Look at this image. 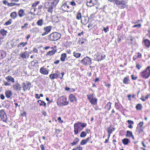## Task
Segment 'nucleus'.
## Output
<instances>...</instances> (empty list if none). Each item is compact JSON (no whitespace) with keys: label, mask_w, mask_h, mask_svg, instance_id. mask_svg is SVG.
I'll return each instance as SVG.
<instances>
[{"label":"nucleus","mask_w":150,"mask_h":150,"mask_svg":"<svg viewBox=\"0 0 150 150\" xmlns=\"http://www.w3.org/2000/svg\"><path fill=\"white\" fill-rule=\"evenodd\" d=\"M60 0H53L51 2H47L44 5V7L47 9L48 12L52 13L53 11L54 8H55Z\"/></svg>","instance_id":"f257e3e1"},{"label":"nucleus","mask_w":150,"mask_h":150,"mask_svg":"<svg viewBox=\"0 0 150 150\" xmlns=\"http://www.w3.org/2000/svg\"><path fill=\"white\" fill-rule=\"evenodd\" d=\"M61 37V34L56 32L51 33L48 36V39L50 41H57L59 40Z\"/></svg>","instance_id":"f03ea898"},{"label":"nucleus","mask_w":150,"mask_h":150,"mask_svg":"<svg viewBox=\"0 0 150 150\" xmlns=\"http://www.w3.org/2000/svg\"><path fill=\"white\" fill-rule=\"evenodd\" d=\"M86 126V124L85 123L78 122L75 123L74 125V131L75 134H77L79 132L82 130Z\"/></svg>","instance_id":"7ed1b4c3"},{"label":"nucleus","mask_w":150,"mask_h":150,"mask_svg":"<svg viewBox=\"0 0 150 150\" xmlns=\"http://www.w3.org/2000/svg\"><path fill=\"white\" fill-rule=\"evenodd\" d=\"M69 103L66 96H62L59 97L57 101V105L59 106H65Z\"/></svg>","instance_id":"20e7f679"},{"label":"nucleus","mask_w":150,"mask_h":150,"mask_svg":"<svg viewBox=\"0 0 150 150\" xmlns=\"http://www.w3.org/2000/svg\"><path fill=\"white\" fill-rule=\"evenodd\" d=\"M11 2H8L6 0H4L2 1L3 4L6 5H7L9 7H13L15 6H19L21 4L20 3H17L19 0H9Z\"/></svg>","instance_id":"39448f33"},{"label":"nucleus","mask_w":150,"mask_h":150,"mask_svg":"<svg viewBox=\"0 0 150 150\" xmlns=\"http://www.w3.org/2000/svg\"><path fill=\"white\" fill-rule=\"evenodd\" d=\"M108 1L110 2L113 3L114 4H116L117 6L121 5L120 6V8L121 9L125 8L127 3V2L124 0L121 1H119V0H108Z\"/></svg>","instance_id":"423d86ee"},{"label":"nucleus","mask_w":150,"mask_h":150,"mask_svg":"<svg viewBox=\"0 0 150 150\" xmlns=\"http://www.w3.org/2000/svg\"><path fill=\"white\" fill-rule=\"evenodd\" d=\"M61 10L64 12L70 13L73 11L72 8L67 4V2H65L61 6Z\"/></svg>","instance_id":"0eeeda50"},{"label":"nucleus","mask_w":150,"mask_h":150,"mask_svg":"<svg viewBox=\"0 0 150 150\" xmlns=\"http://www.w3.org/2000/svg\"><path fill=\"white\" fill-rule=\"evenodd\" d=\"M81 62L84 65H90L91 64V59L88 57H86L81 60Z\"/></svg>","instance_id":"6e6552de"},{"label":"nucleus","mask_w":150,"mask_h":150,"mask_svg":"<svg viewBox=\"0 0 150 150\" xmlns=\"http://www.w3.org/2000/svg\"><path fill=\"white\" fill-rule=\"evenodd\" d=\"M94 94H93L90 95H87V97L91 103L92 105H95L97 104V99L94 98Z\"/></svg>","instance_id":"1a4fd4ad"},{"label":"nucleus","mask_w":150,"mask_h":150,"mask_svg":"<svg viewBox=\"0 0 150 150\" xmlns=\"http://www.w3.org/2000/svg\"><path fill=\"white\" fill-rule=\"evenodd\" d=\"M105 55L102 53H98L95 55V58L98 61L102 60L105 58Z\"/></svg>","instance_id":"9d476101"},{"label":"nucleus","mask_w":150,"mask_h":150,"mask_svg":"<svg viewBox=\"0 0 150 150\" xmlns=\"http://www.w3.org/2000/svg\"><path fill=\"white\" fill-rule=\"evenodd\" d=\"M97 0H86V4L87 6L91 7L97 4Z\"/></svg>","instance_id":"9b49d317"},{"label":"nucleus","mask_w":150,"mask_h":150,"mask_svg":"<svg viewBox=\"0 0 150 150\" xmlns=\"http://www.w3.org/2000/svg\"><path fill=\"white\" fill-rule=\"evenodd\" d=\"M0 117L4 122H6L7 121V116L5 112L3 110L0 111Z\"/></svg>","instance_id":"f8f14e48"},{"label":"nucleus","mask_w":150,"mask_h":150,"mask_svg":"<svg viewBox=\"0 0 150 150\" xmlns=\"http://www.w3.org/2000/svg\"><path fill=\"white\" fill-rule=\"evenodd\" d=\"M52 28V27L50 26L44 27L43 30L45 32L42 33V35L43 36L48 34L51 31Z\"/></svg>","instance_id":"ddd939ff"},{"label":"nucleus","mask_w":150,"mask_h":150,"mask_svg":"<svg viewBox=\"0 0 150 150\" xmlns=\"http://www.w3.org/2000/svg\"><path fill=\"white\" fill-rule=\"evenodd\" d=\"M142 43L146 48H149L150 47V40L145 38H143Z\"/></svg>","instance_id":"4468645a"},{"label":"nucleus","mask_w":150,"mask_h":150,"mask_svg":"<svg viewBox=\"0 0 150 150\" xmlns=\"http://www.w3.org/2000/svg\"><path fill=\"white\" fill-rule=\"evenodd\" d=\"M89 21V18L87 16H83L81 20V23L83 25H86Z\"/></svg>","instance_id":"2eb2a0df"},{"label":"nucleus","mask_w":150,"mask_h":150,"mask_svg":"<svg viewBox=\"0 0 150 150\" xmlns=\"http://www.w3.org/2000/svg\"><path fill=\"white\" fill-rule=\"evenodd\" d=\"M7 31L3 29L0 30V40L4 38V37L6 36L7 34Z\"/></svg>","instance_id":"dca6fc26"},{"label":"nucleus","mask_w":150,"mask_h":150,"mask_svg":"<svg viewBox=\"0 0 150 150\" xmlns=\"http://www.w3.org/2000/svg\"><path fill=\"white\" fill-rule=\"evenodd\" d=\"M20 57L23 59H25L29 58V55L27 51H25L20 53L19 54Z\"/></svg>","instance_id":"f3484780"},{"label":"nucleus","mask_w":150,"mask_h":150,"mask_svg":"<svg viewBox=\"0 0 150 150\" xmlns=\"http://www.w3.org/2000/svg\"><path fill=\"white\" fill-rule=\"evenodd\" d=\"M69 100L71 103L77 102V99L76 97L73 94H71L69 96Z\"/></svg>","instance_id":"a211bd4d"},{"label":"nucleus","mask_w":150,"mask_h":150,"mask_svg":"<svg viewBox=\"0 0 150 150\" xmlns=\"http://www.w3.org/2000/svg\"><path fill=\"white\" fill-rule=\"evenodd\" d=\"M21 87L18 83H16L13 86V90L17 91H20L21 89Z\"/></svg>","instance_id":"6ab92c4d"},{"label":"nucleus","mask_w":150,"mask_h":150,"mask_svg":"<svg viewBox=\"0 0 150 150\" xmlns=\"http://www.w3.org/2000/svg\"><path fill=\"white\" fill-rule=\"evenodd\" d=\"M141 75H150V66H148L146 70L142 71L141 73Z\"/></svg>","instance_id":"aec40b11"},{"label":"nucleus","mask_w":150,"mask_h":150,"mask_svg":"<svg viewBox=\"0 0 150 150\" xmlns=\"http://www.w3.org/2000/svg\"><path fill=\"white\" fill-rule=\"evenodd\" d=\"M18 15L20 18H22L25 15L24 10L22 9H20L18 11Z\"/></svg>","instance_id":"412c9836"},{"label":"nucleus","mask_w":150,"mask_h":150,"mask_svg":"<svg viewBox=\"0 0 150 150\" xmlns=\"http://www.w3.org/2000/svg\"><path fill=\"white\" fill-rule=\"evenodd\" d=\"M30 85L31 83L30 82H28L26 85L25 83H23L22 84L23 90L25 91L28 89H29L30 87Z\"/></svg>","instance_id":"4be33fe9"},{"label":"nucleus","mask_w":150,"mask_h":150,"mask_svg":"<svg viewBox=\"0 0 150 150\" xmlns=\"http://www.w3.org/2000/svg\"><path fill=\"white\" fill-rule=\"evenodd\" d=\"M40 71L42 74L47 75L48 74L49 70L43 67H42L40 69Z\"/></svg>","instance_id":"5701e85b"},{"label":"nucleus","mask_w":150,"mask_h":150,"mask_svg":"<svg viewBox=\"0 0 150 150\" xmlns=\"http://www.w3.org/2000/svg\"><path fill=\"white\" fill-rule=\"evenodd\" d=\"M40 3V1H38L33 3L32 4L31 8L32 9H34V12H35L36 11L37 9L36 7Z\"/></svg>","instance_id":"b1692460"},{"label":"nucleus","mask_w":150,"mask_h":150,"mask_svg":"<svg viewBox=\"0 0 150 150\" xmlns=\"http://www.w3.org/2000/svg\"><path fill=\"white\" fill-rule=\"evenodd\" d=\"M10 17L13 19H15L18 16V14L16 11H14L12 12L10 14Z\"/></svg>","instance_id":"393cba45"},{"label":"nucleus","mask_w":150,"mask_h":150,"mask_svg":"<svg viewBox=\"0 0 150 150\" xmlns=\"http://www.w3.org/2000/svg\"><path fill=\"white\" fill-rule=\"evenodd\" d=\"M57 50H52L49 51L46 54V56H52L54 55L57 52Z\"/></svg>","instance_id":"a878e982"},{"label":"nucleus","mask_w":150,"mask_h":150,"mask_svg":"<svg viewBox=\"0 0 150 150\" xmlns=\"http://www.w3.org/2000/svg\"><path fill=\"white\" fill-rule=\"evenodd\" d=\"M6 56V52L2 50H0V59L4 58Z\"/></svg>","instance_id":"bb28decb"},{"label":"nucleus","mask_w":150,"mask_h":150,"mask_svg":"<svg viewBox=\"0 0 150 150\" xmlns=\"http://www.w3.org/2000/svg\"><path fill=\"white\" fill-rule=\"evenodd\" d=\"M81 13L80 11H78L76 15V18L77 20H80L82 18Z\"/></svg>","instance_id":"cd10ccee"},{"label":"nucleus","mask_w":150,"mask_h":150,"mask_svg":"<svg viewBox=\"0 0 150 150\" xmlns=\"http://www.w3.org/2000/svg\"><path fill=\"white\" fill-rule=\"evenodd\" d=\"M67 57V55L66 53H63L61 55L60 60L62 62H64Z\"/></svg>","instance_id":"c85d7f7f"},{"label":"nucleus","mask_w":150,"mask_h":150,"mask_svg":"<svg viewBox=\"0 0 150 150\" xmlns=\"http://www.w3.org/2000/svg\"><path fill=\"white\" fill-rule=\"evenodd\" d=\"M43 7V6L42 5H39L37 8V15H40L41 14V13L42 12V9Z\"/></svg>","instance_id":"c756f323"},{"label":"nucleus","mask_w":150,"mask_h":150,"mask_svg":"<svg viewBox=\"0 0 150 150\" xmlns=\"http://www.w3.org/2000/svg\"><path fill=\"white\" fill-rule=\"evenodd\" d=\"M137 56H134L133 57V59L135 61L138 58H141L142 57V54L139 52H138L137 53Z\"/></svg>","instance_id":"7c9ffc66"},{"label":"nucleus","mask_w":150,"mask_h":150,"mask_svg":"<svg viewBox=\"0 0 150 150\" xmlns=\"http://www.w3.org/2000/svg\"><path fill=\"white\" fill-rule=\"evenodd\" d=\"M126 136L127 137H132V139H134V137L133 135L132 132L129 131H127V133L126 134Z\"/></svg>","instance_id":"2f4dec72"},{"label":"nucleus","mask_w":150,"mask_h":150,"mask_svg":"<svg viewBox=\"0 0 150 150\" xmlns=\"http://www.w3.org/2000/svg\"><path fill=\"white\" fill-rule=\"evenodd\" d=\"M6 80L9 82H11L12 83H14V79L10 76H8L6 78Z\"/></svg>","instance_id":"473e14b6"},{"label":"nucleus","mask_w":150,"mask_h":150,"mask_svg":"<svg viewBox=\"0 0 150 150\" xmlns=\"http://www.w3.org/2000/svg\"><path fill=\"white\" fill-rule=\"evenodd\" d=\"M5 94L6 97L8 98H9L12 95V93L9 90L6 91L5 92Z\"/></svg>","instance_id":"72a5a7b5"},{"label":"nucleus","mask_w":150,"mask_h":150,"mask_svg":"<svg viewBox=\"0 0 150 150\" xmlns=\"http://www.w3.org/2000/svg\"><path fill=\"white\" fill-rule=\"evenodd\" d=\"M79 141V139L77 138H76L74 140L73 142L71 143L72 145H76Z\"/></svg>","instance_id":"f704fd0d"},{"label":"nucleus","mask_w":150,"mask_h":150,"mask_svg":"<svg viewBox=\"0 0 150 150\" xmlns=\"http://www.w3.org/2000/svg\"><path fill=\"white\" fill-rule=\"evenodd\" d=\"M28 44V42H20L18 45H17V47L18 48L20 47L21 46H22V47H23L25 45H26Z\"/></svg>","instance_id":"c9c22d12"},{"label":"nucleus","mask_w":150,"mask_h":150,"mask_svg":"<svg viewBox=\"0 0 150 150\" xmlns=\"http://www.w3.org/2000/svg\"><path fill=\"white\" fill-rule=\"evenodd\" d=\"M89 138H87L86 139L82 140L80 142V144L84 145L86 144L89 140Z\"/></svg>","instance_id":"e433bc0d"},{"label":"nucleus","mask_w":150,"mask_h":150,"mask_svg":"<svg viewBox=\"0 0 150 150\" xmlns=\"http://www.w3.org/2000/svg\"><path fill=\"white\" fill-rule=\"evenodd\" d=\"M129 79L128 77H125L123 80V83L125 84H128L129 83Z\"/></svg>","instance_id":"4c0bfd02"},{"label":"nucleus","mask_w":150,"mask_h":150,"mask_svg":"<svg viewBox=\"0 0 150 150\" xmlns=\"http://www.w3.org/2000/svg\"><path fill=\"white\" fill-rule=\"evenodd\" d=\"M127 122L129 123L128 127L130 128H133V127L132 126V125L134 124V122L132 121L129 120H128Z\"/></svg>","instance_id":"58836bf2"},{"label":"nucleus","mask_w":150,"mask_h":150,"mask_svg":"<svg viewBox=\"0 0 150 150\" xmlns=\"http://www.w3.org/2000/svg\"><path fill=\"white\" fill-rule=\"evenodd\" d=\"M129 139L126 138L123 139L122 140V143L124 145H127L129 142Z\"/></svg>","instance_id":"ea45409f"},{"label":"nucleus","mask_w":150,"mask_h":150,"mask_svg":"<svg viewBox=\"0 0 150 150\" xmlns=\"http://www.w3.org/2000/svg\"><path fill=\"white\" fill-rule=\"evenodd\" d=\"M36 63L34 62V61L31 62L30 64L29 65V67L30 69H33Z\"/></svg>","instance_id":"a19ab883"},{"label":"nucleus","mask_w":150,"mask_h":150,"mask_svg":"<svg viewBox=\"0 0 150 150\" xmlns=\"http://www.w3.org/2000/svg\"><path fill=\"white\" fill-rule=\"evenodd\" d=\"M37 24L38 25L41 26L43 24V21L42 19L38 20L37 22Z\"/></svg>","instance_id":"79ce46f5"},{"label":"nucleus","mask_w":150,"mask_h":150,"mask_svg":"<svg viewBox=\"0 0 150 150\" xmlns=\"http://www.w3.org/2000/svg\"><path fill=\"white\" fill-rule=\"evenodd\" d=\"M115 128L113 127H108L107 129V132L108 133H111L115 130Z\"/></svg>","instance_id":"37998d69"},{"label":"nucleus","mask_w":150,"mask_h":150,"mask_svg":"<svg viewBox=\"0 0 150 150\" xmlns=\"http://www.w3.org/2000/svg\"><path fill=\"white\" fill-rule=\"evenodd\" d=\"M111 107V103L110 102H108L107 104L105 106V108L108 110H109Z\"/></svg>","instance_id":"c03bdc74"},{"label":"nucleus","mask_w":150,"mask_h":150,"mask_svg":"<svg viewBox=\"0 0 150 150\" xmlns=\"http://www.w3.org/2000/svg\"><path fill=\"white\" fill-rule=\"evenodd\" d=\"M74 56L76 58H79L80 57L81 54L79 53H76L75 52H74Z\"/></svg>","instance_id":"a18cd8bd"},{"label":"nucleus","mask_w":150,"mask_h":150,"mask_svg":"<svg viewBox=\"0 0 150 150\" xmlns=\"http://www.w3.org/2000/svg\"><path fill=\"white\" fill-rule=\"evenodd\" d=\"M142 105L140 104H138L136 106V108L138 110H141L142 108Z\"/></svg>","instance_id":"49530a36"},{"label":"nucleus","mask_w":150,"mask_h":150,"mask_svg":"<svg viewBox=\"0 0 150 150\" xmlns=\"http://www.w3.org/2000/svg\"><path fill=\"white\" fill-rule=\"evenodd\" d=\"M86 39L83 38H81L80 39L78 42L80 44H82L84 43V41H85Z\"/></svg>","instance_id":"de8ad7c7"},{"label":"nucleus","mask_w":150,"mask_h":150,"mask_svg":"<svg viewBox=\"0 0 150 150\" xmlns=\"http://www.w3.org/2000/svg\"><path fill=\"white\" fill-rule=\"evenodd\" d=\"M12 22V19H10L5 23L4 25H10L11 23Z\"/></svg>","instance_id":"09e8293b"},{"label":"nucleus","mask_w":150,"mask_h":150,"mask_svg":"<svg viewBox=\"0 0 150 150\" xmlns=\"http://www.w3.org/2000/svg\"><path fill=\"white\" fill-rule=\"evenodd\" d=\"M39 102H40V103L39 105L40 106H45L46 105V103L44 101H42L41 100H38V102L39 103Z\"/></svg>","instance_id":"8fccbe9b"},{"label":"nucleus","mask_w":150,"mask_h":150,"mask_svg":"<svg viewBox=\"0 0 150 150\" xmlns=\"http://www.w3.org/2000/svg\"><path fill=\"white\" fill-rule=\"evenodd\" d=\"M86 135V133L84 132H82L80 135V136L81 137H85Z\"/></svg>","instance_id":"3c124183"},{"label":"nucleus","mask_w":150,"mask_h":150,"mask_svg":"<svg viewBox=\"0 0 150 150\" xmlns=\"http://www.w3.org/2000/svg\"><path fill=\"white\" fill-rule=\"evenodd\" d=\"M28 23H25L23 25H22L21 27V28L22 29H23L24 28H28Z\"/></svg>","instance_id":"603ef678"},{"label":"nucleus","mask_w":150,"mask_h":150,"mask_svg":"<svg viewBox=\"0 0 150 150\" xmlns=\"http://www.w3.org/2000/svg\"><path fill=\"white\" fill-rule=\"evenodd\" d=\"M136 67L138 69H140L142 67V65L139 63H137L136 64Z\"/></svg>","instance_id":"864d4df0"},{"label":"nucleus","mask_w":150,"mask_h":150,"mask_svg":"<svg viewBox=\"0 0 150 150\" xmlns=\"http://www.w3.org/2000/svg\"><path fill=\"white\" fill-rule=\"evenodd\" d=\"M141 24L140 23L138 24H136L134 25L133 26V28H136V27H137L138 28H140L141 26Z\"/></svg>","instance_id":"5fc2aeb1"},{"label":"nucleus","mask_w":150,"mask_h":150,"mask_svg":"<svg viewBox=\"0 0 150 150\" xmlns=\"http://www.w3.org/2000/svg\"><path fill=\"white\" fill-rule=\"evenodd\" d=\"M147 33H148L146 34V35L150 38V28L148 30Z\"/></svg>","instance_id":"6e6d98bb"},{"label":"nucleus","mask_w":150,"mask_h":150,"mask_svg":"<svg viewBox=\"0 0 150 150\" xmlns=\"http://www.w3.org/2000/svg\"><path fill=\"white\" fill-rule=\"evenodd\" d=\"M50 77L51 79H53L57 78L58 76H49Z\"/></svg>","instance_id":"4d7b16f0"},{"label":"nucleus","mask_w":150,"mask_h":150,"mask_svg":"<svg viewBox=\"0 0 150 150\" xmlns=\"http://www.w3.org/2000/svg\"><path fill=\"white\" fill-rule=\"evenodd\" d=\"M144 124V123L142 122H140L138 125V127H142Z\"/></svg>","instance_id":"13d9d810"},{"label":"nucleus","mask_w":150,"mask_h":150,"mask_svg":"<svg viewBox=\"0 0 150 150\" xmlns=\"http://www.w3.org/2000/svg\"><path fill=\"white\" fill-rule=\"evenodd\" d=\"M58 122L60 123H62L63 122V121L61 120V118L60 117H59L57 119Z\"/></svg>","instance_id":"bf43d9fd"},{"label":"nucleus","mask_w":150,"mask_h":150,"mask_svg":"<svg viewBox=\"0 0 150 150\" xmlns=\"http://www.w3.org/2000/svg\"><path fill=\"white\" fill-rule=\"evenodd\" d=\"M33 51L34 52L37 53L38 52V50L36 48H34L33 49Z\"/></svg>","instance_id":"052dcab7"},{"label":"nucleus","mask_w":150,"mask_h":150,"mask_svg":"<svg viewBox=\"0 0 150 150\" xmlns=\"http://www.w3.org/2000/svg\"><path fill=\"white\" fill-rule=\"evenodd\" d=\"M71 5L73 6H75L76 5V3L74 1H72L70 2Z\"/></svg>","instance_id":"680f3d73"},{"label":"nucleus","mask_w":150,"mask_h":150,"mask_svg":"<svg viewBox=\"0 0 150 150\" xmlns=\"http://www.w3.org/2000/svg\"><path fill=\"white\" fill-rule=\"evenodd\" d=\"M21 115L22 116H26V112H24L21 113Z\"/></svg>","instance_id":"e2e57ef3"},{"label":"nucleus","mask_w":150,"mask_h":150,"mask_svg":"<svg viewBox=\"0 0 150 150\" xmlns=\"http://www.w3.org/2000/svg\"><path fill=\"white\" fill-rule=\"evenodd\" d=\"M76 148L77 149H78V150H82V148L79 146H78Z\"/></svg>","instance_id":"0e129e2a"},{"label":"nucleus","mask_w":150,"mask_h":150,"mask_svg":"<svg viewBox=\"0 0 150 150\" xmlns=\"http://www.w3.org/2000/svg\"><path fill=\"white\" fill-rule=\"evenodd\" d=\"M132 79L133 80H135L137 78V77L136 76H131Z\"/></svg>","instance_id":"69168bd1"},{"label":"nucleus","mask_w":150,"mask_h":150,"mask_svg":"<svg viewBox=\"0 0 150 150\" xmlns=\"http://www.w3.org/2000/svg\"><path fill=\"white\" fill-rule=\"evenodd\" d=\"M103 30L105 33H106L108 30V27H107L106 28H103Z\"/></svg>","instance_id":"338daca9"},{"label":"nucleus","mask_w":150,"mask_h":150,"mask_svg":"<svg viewBox=\"0 0 150 150\" xmlns=\"http://www.w3.org/2000/svg\"><path fill=\"white\" fill-rule=\"evenodd\" d=\"M59 62V60H57L56 61H55L54 63L55 64H58Z\"/></svg>","instance_id":"774afa93"}]
</instances>
